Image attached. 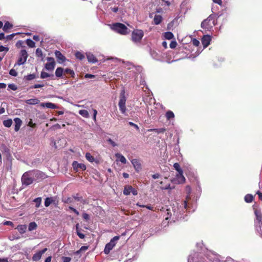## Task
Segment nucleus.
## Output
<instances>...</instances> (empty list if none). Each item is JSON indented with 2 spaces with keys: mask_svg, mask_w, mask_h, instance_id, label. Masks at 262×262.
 <instances>
[{
  "mask_svg": "<svg viewBox=\"0 0 262 262\" xmlns=\"http://www.w3.org/2000/svg\"><path fill=\"white\" fill-rule=\"evenodd\" d=\"M189 196L187 195L186 200L180 203L176 202V204H173V206L172 207V212L170 209H167L165 212L166 214L164 215L165 220L170 219L171 221L174 222L176 221L185 220V217L187 216L186 213L190 212L191 208L192 212L195 209L194 206L190 204L189 202Z\"/></svg>",
  "mask_w": 262,
  "mask_h": 262,
  "instance_id": "obj_1",
  "label": "nucleus"
},
{
  "mask_svg": "<svg viewBox=\"0 0 262 262\" xmlns=\"http://www.w3.org/2000/svg\"><path fill=\"white\" fill-rule=\"evenodd\" d=\"M188 262H220L217 256L210 251H207L206 254L191 253L188 258Z\"/></svg>",
  "mask_w": 262,
  "mask_h": 262,
  "instance_id": "obj_2",
  "label": "nucleus"
},
{
  "mask_svg": "<svg viewBox=\"0 0 262 262\" xmlns=\"http://www.w3.org/2000/svg\"><path fill=\"white\" fill-rule=\"evenodd\" d=\"M217 24V20L215 16L213 15H210L207 18L204 20L201 23V27L203 29L209 30L212 28Z\"/></svg>",
  "mask_w": 262,
  "mask_h": 262,
  "instance_id": "obj_3",
  "label": "nucleus"
},
{
  "mask_svg": "<svg viewBox=\"0 0 262 262\" xmlns=\"http://www.w3.org/2000/svg\"><path fill=\"white\" fill-rule=\"evenodd\" d=\"M110 26L112 30L121 35H126L128 33V29L125 25L122 23H113Z\"/></svg>",
  "mask_w": 262,
  "mask_h": 262,
  "instance_id": "obj_4",
  "label": "nucleus"
},
{
  "mask_svg": "<svg viewBox=\"0 0 262 262\" xmlns=\"http://www.w3.org/2000/svg\"><path fill=\"white\" fill-rule=\"evenodd\" d=\"M35 181L32 170L25 172L21 177L23 186H27L31 185Z\"/></svg>",
  "mask_w": 262,
  "mask_h": 262,
  "instance_id": "obj_5",
  "label": "nucleus"
},
{
  "mask_svg": "<svg viewBox=\"0 0 262 262\" xmlns=\"http://www.w3.org/2000/svg\"><path fill=\"white\" fill-rule=\"evenodd\" d=\"M126 101V99L125 96V91L124 90H122L120 94L118 106L121 113L124 115L126 114V111L125 105Z\"/></svg>",
  "mask_w": 262,
  "mask_h": 262,
  "instance_id": "obj_6",
  "label": "nucleus"
},
{
  "mask_svg": "<svg viewBox=\"0 0 262 262\" xmlns=\"http://www.w3.org/2000/svg\"><path fill=\"white\" fill-rule=\"evenodd\" d=\"M119 236H115L111 239L108 243L106 244L104 249V252L105 254H109L111 250L115 247L116 244V242L119 239Z\"/></svg>",
  "mask_w": 262,
  "mask_h": 262,
  "instance_id": "obj_7",
  "label": "nucleus"
},
{
  "mask_svg": "<svg viewBox=\"0 0 262 262\" xmlns=\"http://www.w3.org/2000/svg\"><path fill=\"white\" fill-rule=\"evenodd\" d=\"M144 35L142 30H135L132 33V39L135 43H139L141 40Z\"/></svg>",
  "mask_w": 262,
  "mask_h": 262,
  "instance_id": "obj_8",
  "label": "nucleus"
},
{
  "mask_svg": "<svg viewBox=\"0 0 262 262\" xmlns=\"http://www.w3.org/2000/svg\"><path fill=\"white\" fill-rule=\"evenodd\" d=\"M28 57V54L27 51L25 49L21 50L19 53L18 60L16 64L18 66H21L25 64L26 62Z\"/></svg>",
  "mask_w": 262,
  "mask_h": 262,
  "instance_id": "obj_9",
  "label": "nucleus"
},
{
  "mask_svg": "<svg viewBox=\"0 0 262 262\" xmlns=\"http://www.w3.org/2000/svg\"><path fill=\"white\" fill-rule=\"evenodd\" d=\"M254 214L256 216V219L255 220V226L258 229H260L262 226V214L261 211L258 209H255L254 210Z\"/></svg>",
  "mask_w": 262,
  "mask_h": 262,
  "instance_id": "obj_10",
  "label": "nucleus"
},
{
  "mask_svg": "<svg viewBox=\"0 0 262 262\" xmlns=\"http://www.w3.org/2000/svg\"><path fill=\"white\" fill-rule=\"evenodd\" d=\"M150 55L152 58L157 60H163L164 59V54H163L159 50H150Z\"/></svg>",
  "mask_w": 262,
  "mask_h": 262,
  "instance_id": "obj_11",
  "label": "nucleus"
},
{
  "mask_svg": "<svg viewBox=\"0 0 262 262\" xmlns=\"http://www.w3.org/2000/svg\"><path fill=\"white\" fill-rule=\"evenodd\" d=\"M47 60L48 62L45 64V69L48 71H52L55 67V61L53 57H47Z\"/></svg>",
  "mask_w": 262,
  "mask_h": 262,
  "instance_id": "obj_12",
  "label": "nucleus"
},
{
  "mask_svg": "<svg viewBox=\"0 0 262 262\" xmlns=\"http://www.w3.org/2000/svg\"><path fill=\"white\" fill-rule=\"evenodd\" d=\"M126 66H128V69L131 70L130 72H133L135 74H140L142 71V68L140 66H135L129 62H127Z\"/></svg>",
  "mask_w": 262,
  "mask_h": 262,
  "instance_id": "obj_13",
  "label": "nucleus"
},
{
  "mask_svg": "<svg viewBox=\"0 0 262 262\" xmlns=\"http://www.w3.org/2000/svg\"><path fill=\"white\" fill-rule=\"evenodd\" d=\"M132 193L134 195L138 194V191L136 189L133 188L131 186H126L124 187L123 193L126 195H128L130 193Z\"/></svg>",
  "mask_w": 262,
  "mask_h": 262,
  "instance_id": "obj_14",
  "label": "nucleus"
},
{
  "mask_svg": "<svg viewBox=\"0 0 262 262\" xmlns=\"http://www.w3.org/2000/svg\"><path fill=\"white\" fill-rule=\"evenodd\" d=\"M74 169L76 171H84L86 169V166L83 163H79L77 161H74L72 163Z\"/></svg>",
  "mask_w": 262,
  "mask_h": 262,
  "instance_id": "obj_15",
  "label": "nucleus"
},
{
  "mask_svg": "<svg viewBox=\"0 0 262 262\" xmlns=\"http://www.w3.org/2000/svg\"><path fill=\"white\" fill-rule=\"evenodd\" d=\"M47 251V248H45L43 249L36 252L32 256V260L34 261H37L40 259L42 254H43Z\"/></svg>",
  "mask_w": 262,
  "mask_h": 262,
  "instance_id": "obj_16",
  "label": "nucleus"
},
{
  "mask_svg": "<svg viewBox=\"0 0 262 262\" xmlns=\"http://www.w3.org/2000/svg\"><path fill=\"white\" fill-rule=\"evenodd\" d=\"M32 171L35 180L39 179H45L46 177L45 174L39 170H33Z\"/></svg>",
  "mask_w": 262,
  "mask_h": 262,
  "instance_id": "obj_17",
  "label": "nucleus"
},
{
  "mask_svg": "<svg viewBox=\"0 0 262 262\" xmlns=\"http://www.w3.org/2000/svg\"><path fill=\"white\" fill-rule=\"evenodd\" d=\"M132 164H133L136 171L139 172L142 169V166L140 161L138 159H135L131 161Z\"/></svg>",
  "mask_w": 262,
  "mask_h": 262,
  "instance_id": "obj_18",
  "label": "nucleus"
},
{
  "mask_svg": "<svg viewBox=\"0 0 262 262\" xmlns=\"http://www.w3.org/2000/svg\"><path fill=\"white\" fill-rule=\"evenodd\" d=\"M211 39V36L209 35H204L202 39V43L204 48L208 46V45L210 44Z\"/></svg>",
  "mask_w": 262,
  "mask_h": 262,
  "instance_id": "obj_19",
  "label": "nucleus"
},
{
  "mask_svg": "<svg viewBox=\"0 0 262 262\" xmlns=\"http://www.w3.org/2000/svg\"><path fill=\"white\" fill-rule=\"evenodd\" d=\"M55 55L59 63H62L66 60V57L59 51L56 50L55 52Z\"/></svg>",
  "mask_w": 262,
  "mask_h": 262,
  "instance_id": "obj_20",
  "label": "nucleus"
},
{
  "mask_svg": "<svg viewBox=\"0 0 262 262\" xmlns=\"http://www.w3.org/2000/svg\"><path fill=\"white\" fill-rule=\"evenodd\" d=\"M86 57L89 62L95 63L98 61L96 57L91 53L88 52L86 53Z\"/></svg>",
  "mask_w": 262,
  "mask_h": 262,
  "instance_id": "obj_21",
  "label": "nucleus"
},
{
  "mask_svg": "<svg viewBox=\"0 0 262 262\" xmlns=\"http://www.w3.org/2000/svg\"><path fill=\"white\" fill-rule=\"evenodd\" d=\"M40 106L42 107H47L51 109H56L57 108V106L51 102L41 103Z\"/></svg>",
  "mask_w": 262,
  "mask_h": 262,
  "instance_id": "obj_22",
  "label": "nucleus"
},
{
  "mask_svg": "<svg viewBox=\"0 0 262 262\" xmlns=\"http://www.w3.org/2000/svg\"><path fill=\"white\" fill-rule=\"evenodd\" d=\"M14 122H15V128H14V130L16 131V132H17L19 130V128H20V127L21 125V123H22V121L21 120V119L19 118H15L14 119Z\"/></svg>",
  "mask_w": 262,
  "mask_h": 262,
  "instance_id": "obj_23",
  "label": "nucleus"
},
{
  "mask_svg": "<svg viewBox=\"0 0 262 262\" xmlns=\"http://www.w3.org/2000/svg\"><path fill=\"white\" fill-rule=\"evenodd\" d=\"M73 198L76 201L80 202L83 204L88 203L86 200L83 199L82 196H79L78 194L73 195Z\"/></svg>",
  "mask_w": 262,
  "mask_h": 262,
  "instance_id": "obj_24",
  "label": "nucleus"
},
{
  "mask_svg": "<svg viewBox=\"0 0 262 262\" xmlns=\"http://www.w3.org/2000/svg\"><path fill=\"white\" fill-rule=\"evenodd\" d=\"M25 102L27 104L35 105L39 103V100L37 98H32L26 100Z\"/></svg>",
  "mask_w": 262,
  "mask_h": 262,
  "instance_id": "obj_25",
  "label": "nucleus"
},
{
  "mask_svg": "<svg viewBox=\"0 0 262 262\" xmlns=\"http://www.w3.org/2000/svg\"><path fill=\"white\" fill-rule=\"evenodd\" d=\"M163 18L160 15H155L154 18V24L156 25H159L162 20Z\"/></svg>",
  "mask_w": 262,
  "mask_h": 262,
  "instance_id": "obj_26",
  "label": "nucleus"
},
{
  "mask_svg": "<svg viewBox=\"0 0 262 262\" xmlns=\"http://www.w3.org/2000/svg\"><path fill=\"white\" fill-rule=\"evenodd\" d=\"M183 172L179 173L177 174V179L179 183H183L185 182V178L183 174Z\"/></svg>",
  "mask_w": 262,
  "mask_h": 262,
  "instance_id": "obj_27",
  "label": "nucleus"
},
{
  "mask_svg": "<svg viewBox=\"0 0 262 262\" xmlns=\"http://www.w3.org/2000/svg\"><path fill=\"white\" fill-rule=\"evenodd\" d=\"M115 157L122 163L125 164L126 163V160L125 158L123 155H122L121 154H119V153L116 154Z\"/></svg>",
  "mask_w": 262,
  "mask_h": 262,
  "instance_id": "obj_28",
  "label": "nucleus"
},
{
  "mask_svg": "<svg viewBox=\"0 0 262 262\" xmlns=\"http://www.w3.org/2000/svg\"><path fill=\"white\" fill-rule=\"evenodd\" d=\"M63 69L60 67L57 68L55 71V75L58 78H60L62 76Z\"/></svg>",
  "mask_w": 262,
  "mask_h": 262,
  "instance_id": "obj_29",
  "label": "nucleus"
},
{
  "mask_svg": "<svg viewBox=\"0 0 262 262\" xmlns=\"http://www.w3.org/2000/svg\"><path fill=\"white\" fill-rule=\"evenodd\" d=\"M17 229L21 234L24 233L27 229V226L26 225H19L17 226Z\"/></svg>",
  "mask_w": 262,
  "mask_h": 262,
  "instance_id": "obj_30",
  "label": "nucleus"
},
{
  "mask_svg": "<svg viewBox=\"0 0 262 262\" xmlns=\"http://www.w3.org/2000/svg\"><path fill=\"white\" fill-rule=\"evenodd\" d=\"M54 201V199L52 197H48L45 199V206L46 207H49L52 203Z\"/></svg>",
  "mask_w": 262,
  "mask_h": 262,
  "instance_id": "obj_31",
  "label": "nucleus"
},
{
  "mask_svg": "<svg viewBox=\"0 0 262 262\" xmlns=\"http://www.w3.org/2000/svg\"><path fill=\"white\" fill-rule=\"evenodd\" d=\"M165 117L167 120H170L174 118V114L172 111L169 110L166 113Z\"/></svg>",
  "mask_w": 262,
  "mask_h": 262,
  "instance_id": "obj_32",
  "label": "nucleus"
},
{
  "mask_svg": "<svg viewBox=\"0 0 262 262\" xmlns=\"http://www.w3.org/2000/svg\"><path fill=\"white\" fill-rule=\"evenodd\" d=\"M62 202L67 204H72L73 203V198L71 197H63Z\"/></svg>",
  "mask_w": 262,
  "mask_h": 262,
  "instance_id": "obj_33",
  "label": "nucleus"
},
{
  "mask_svg": "<svg viewBox=\"0 0 262 262\" xmlns=\"http://www.w3.org/2000/svg\"><path fill=\"white\" fill-rule=\"evenodd\" d=\"M79 114L85 118H89L90 117L88 111L85 110H81L79 111Z\"/></svg>",
  "mask_w": 262,
  "mask_h": 262,
  "instance_id": "obj_34",
  "label": "nucleus"
},
{
  "mask_svg": "<svg viewBox=\"0 0 262 262\" xmlns=\"http://www.w3.org/2000/svg\"><path fill=\"white\" fill-rule=\"evenodd\" d=\"M37 224L35 222H31L29 224V226H28V230L29 231H32L35 229H36L37 228Z\"/></svg>",
  "mask_w": 262,
  "mask_h": 262,
  "instance_id": "obj_35",
  "label": "nucleus"
},
{
  "mask_svg": "<svg viewBox=\"0 0 262 262\" xmlns=\"http://www.w3.org/2000/svg\"><path fill=\"white\" fill-rule=\"evenodd\" d=\"M13 27V25L9 21H6L3 27V30L5 32H7L8 30L10 29Z\"/></svg>",
  "mask_w": 262,
  "mask_h": 262,
  "instance_id": "obj_36",
  "label": "nucleus"
},
{
  "mask_svg": "<svg viewBox=\"0 0 262 262\" xmlns=\"http://www.w3.org/2000/svg\"><path fill=\"white\" fill-rule=\"evenodd\" d=\"M245 201L247 203H251L253 200V196L252 194H246L244 198Z\"/></svg>",
  "mask_w": 262,
  "mask_h": 262,
  "instance_id": "obj_37",
  "label": "nucleus"
},
{
  "mask_svg": "<svg viewBox=\"0 0 262 262\" xmlns=\"http://www.w3.org/2000/svg\"><path fill=\"white\" fill-rule=\"evenodd\" d=\"M54 76L53 74H50L48 73H46L45 72L42 71L40 73V78L41 79H45L49 77H53Z\"/></svg>",
  "mask_w": 262,
  "mask_h": 262,
  "instance_id": "obj_38",
  "label": "nucleus"
},
{
  "mask_svg": "<svg viewBox=\"0 0 262 262\" xmlns=\"http://www.w3.org/2000/svg\"><path fill=\"white\" fill-rule=\"evenodd\" d=\"M88 248L89 247L88 246H82L79 250H77L76 252H75V254L76 255H79L82 252H85L86 250H87L88 249Z\"/></svg>",
  "mask_w": 262,
  "mask_h": 262,
  "instance_id": "obj_39",
  "label": "nucleus"
},
{
  "mask_svg": "<svg viewBox=\"0 0 262 262\" xmlns=\"http://www.w3.org/2000/svg\"><path fill=\"white\" fill-rule=\"evenodd\" d=\"M41 201L42 200L41 197H38L33 200V202L36 203L35 207L36 208H38L40 206L41 203Z\"/></svg>",
  "mask_w": 262,
  "mask_h": 262,
  "instance_id": "obj_40",
  "label": "nucleus"
},
{
  "mask_svg": "<svg viewBox=\"0 0 262 262\" xmlns=\"http://www.w3.org/2000/svg\"><path fill=\"white\" fill-rule=\"evenodd\" d=\"M12 124V120L11 119H8L3 121V124L5 127H9Z\"/></svg>",
  "mask_w": 262,
  "mask_h": 262,
  "instance_id": "obj_41",
  "label": "nucleus"
},
{
  "mask_svg": "<svg viewBox=\"0 0 262 262\" xmlns=\"http://www.w3.org/2000/svg\"><path fill=\"white\" fill-rule=\"evenodd\" d=\"M173 167L176 170H177L179 173L183 172V170L180 167V164L178 163H175L173 164Z\"/></svg>",
  "mask_w": 262,
  "mask_h": 262,
  "instance_id": "obj_42",
  "label": "nucleus"
},
{
  "mask_svg": "<svg viewBox=\"0 0 262 262\" xmlns=\"http://www.w3.org/2000/svg\"><path fill=\"white\" fill-rule=\"evenodd\" d=\"M26 43L30 48H34L35 46V42L31 39H27L26 40Z\"/></svg>",
  "mask_w": 262,
  "mask_h": 262,
  "instance_id": "obj_43",
  "label": "nucleus"
},
{
  "mask_svg": "<svg viewBox=\"0 0 262 262\" xmlns=\"http://www.w3.org/2000/svg\"><path fill=\"white\" fill-rule=\"evenodd\" d=\"M164 37L167 39H171L173 37V34L171 32H166L164 33Z\"/></svg>",
  "mask_w": 262,
  "mask_h": 262,
  "instance_id": "obj_44",
  "label": "nucleus"
},
{
  "mask_svg": "<svg viewBox=\"0 0 262 262\" xmlns=\"http://www.w3.org/2000/svg\"><path fill=\"white\" fill-rule=\"evenodd\" d=\"M85 158L87 160L90 162H93L94 161V158L89 152H86L85 154Z\"/></svg>",
  "mask_w": 262,
  "mask_h": 262,
  "instance_id": "obj_45",
  "label": "nucleus"
},
{
  "mask_svg": "<svg viewBox=\"0 0 262 262\" xmlns=\"http://www.w3.org/2000/svg\"><path fill=\"white\" fill-rule=\"evenodd\" d=\"M75 56L77 59H78L79 60H82L84 58V55L80 52H76Z\"/></svg>",
  "mask_w": 262,
  "mask_h": 262,
  "instance_id": "obj_46",
  "label": "nucleus"
},
{
  "mask_svg": "<svg viewBox=\"0 0 262 262\" xmlns=\"http://www.w3.org/2000/svg\"><path fill=\"white\" fill-rule=\"evenodd\" d=\"M35 54L37 57H41L42 59L43 58V53L42 50L40 49L37 48L36 50Z\"/></svg>",
  "mask_w": 262,
  "mask_h": 262,
  "instance_id": "obj_47",
  "label": "nucleus"
},
{
  "mask_svg": "<svg viewBox=\"0 0 262 262\" xmlns=\"http://www.w3.org/2000/svg\"><path fill=\"white\" fill-rule=\"evenodd\" d=\"M66 74H70L71 76L73 77L75 75V73L73 70H71L70 69L67 68L63 71Z\"/></svg>",
  "mask_w": 262,
  "mask_h": 262,
  "instance_id": "obj_48",
  "label": "nucleus"
},
{
  "mask_svg": "<svg viewBox=\"0 0 262 262\" xmlns=\"http://www.w3.org/2000/svg\"><path fill=\"white\" fill-rule=\"evenodd\" d=\"M35 78V75L34 74H29L25 76V79L27 80H31Z\"/></svg>",
  "mask_w": 262,
  "mask_h": 262,
  "instance_id": "obj_49",
  "label": "nucleus"
},
{
  "mask_svg": "<svg viewBox=\"0 0 262 262\" xmlns=\"http://www.w3.org/2000/svg\"><path fill=\"white\" fill-rule=\"evenodd\" d=\"M155 132L157 134L163 133L165 132L166 129L165 128H155Z\"/></svg>",
  "mask_w": 262,
  "mask_h": 262,
  "instance_id": "obj_50",
  "label": "nucleus"
},
{
  "mask_svg": "<svg viewBox=\"0 0 262 262\" xmlns=\"http://www.w3.org/2000/svg\"><path fill=\"white\" fill-rule=\"evenodd\" d=\"M9 74L11 76L16 77L17 76L18 73L14 69H11L9 71Z\"/></svg>",
  "mask_w": 262,
  "mask_h": 262,
  "instance_id": "obj_51",
  "label": "nucleus"
},
{
  "mask_svg": "<svg viewBox=\"0 0 262 262\" xmlns=\"http://www.w3.org/2000/svg\"><path fill=\"white\" fill-rule=\"evenodd\" d=\"M43 84H35L30 87L31 89H37V88H42L44 86Z\"/></svg>",
  "mask_w": 262,
  "mask_h": 262,
  "instance_id": "obj_52",
  "label": "nucleus"
},
{
  "mask_svg": "<svg viewBox=\"0 0 262 262\" xmlns=\"http://www.w3.org/2000/svg\"><path fill=\"white\" fill-rule=\"evenodd\" d=\"M8 88H9L10 89L12 90L13 91H15L17 90V87L14 84H9L8 85Z\"/></svg>",
  "mask_w": 262,
  "mask_h": 262,
  "instance_id": "obj_53",
  "label": "nucleus"
},
{
  "mask_svg": "<svg viewBox=\"0 0 262 262\" xmlns=\"http://www.w3.org/2000/svg\"><path fill=\"white\" fill-rule=\"evenodd\" d=\"M177 45V41H171L170 45H169V46H170V48H171V49H174L176 47Z\"/></svg>",
  "mask_w": 262,
  "mask_h": 262,
  "instance_id": "obj_54",
  "label": "nucleus"
},
{
  "mask_svg": "<svg viewBox=\"0 0 262 262\" xmlns=\"http://www.w3.org/2000/svg\"><path fill=\"white\" fill-rule=\"evenodd\" d=\"M82 217L86 221H88L90 220V215L86 213H83Z\"/></svg>",
  "mask_w": 262,
  "mask_h": 262,
  "instance_id": "obj_55",
  "label": "nucleus"
},
{
  "mask_svg": "<svg viewBox=\"0 0 262 262\" xmlns=\"http://www.w3.org/2000/svg\"><path fill=\"white\" fill-rule=\"evenodd\" d=\"M192 44L194 46L198 47L200 45V41L198 39L194 38L192 40Z\"/></svg>",
  "mask_w": 262,
  "mask_h": 262,
  "instance_id": "obj_56",
  "label": "nucleus"
},
{
  "mask_svg": "<svg viewBox=\"0 0 262 262\" xmlns=\"http://www.w3.org/2000/svg\"><path fill=\"white\" fill-rule=\"evenodd\" d=\"M107 142L111 144L112 146L113 147H115L117 145V144L114 141H113L111 139L109 138L108 140H107Z\"/></svg>",
  "mask_w": 262,
  "mask_h": 262,
  "instance_id": "obj_57",
  "label": "nucleus"
},
{
  "mask_svg": "<svg viewBox=\"0 0 262 262\" xmlns=\"http://www.w3.org/2000/svg\"><path fill=\"white\" fill-rule=\"evenodd\" d=\"M141 79H140V85H145L146 84L145 83V81L144 80V78L143 77V76L141 75V77H140Z\"/></svg>",
  "mask_w": 262,
  "mask_h": 262,
  "instance_id": "obj_58",
  "label": "nucleus"
},
{
  "mask_svg": "<svg viewBox=\"0 0 262 262\" xmlns=\"http://www.w3.org/2000/svg\"><path fill=\"white\" fill-rule=\"evenodd\" d=\"M77 235L79 238L83 239L85 237V235L80 232V231L76 232Z\"/></svg>",
  "mask_w": 262,
  "mask_h": 262,
  "instance_id": "obj_59",
  "label": "nucleus"
},
{
  "mask_svg": "<svg viewBox=\"0 0 262 262\" xmlns=\"http://www.w3.org/2000/svg\"><path fill=\"white\" fill-rule=\"evenodd\" d=\"M128 124L130 126L134 127L137 130H139V126L137 124H135L134 123H133L132 122H129Z\"/></svg>",
  "mask_w": 262,
  "mask_h": 262,
  "instance_id": "obj_60",
  "label": "nucleus"
},
{
  "mask_svg": "<svg viewBox=\"0 0 262 262\" xmlns=\"http://www.w3.org/2000/svg\"><path fill=\"white\" fill-rule=\"evenodd\" d=\"M69 209L73 211L77 215H79V212L76 209H75L74 207H73L72 206H70L69 207Z\"/></svg>",
  "mask_w": 262,
  "mask_h": 262,
  "instance_id": "obj_61",
  "label": "nucleus"
},
{
  "mask_svg": "<svg viewBox=\"0 0 262 262\" xmlns=\"http://www.w3.org/2000/svg\"><path fill=\"white\" fill-rule=\"evenodd\" d=\"M93 119L95 121H96V116H97V111L95 109H93Z\"/></svg>",
  "mask_w": 262,
  "mask_h": 262,
  "instance_id": "obj_62",
  "label": "nucleus"
},
{
  "mask_svg": "<svg viewBox=\"0 0 262 262\" xmlns=\"http://www.w3.org/2000/svg\"><path fill=\"white\" fill-rule=\"evenodd\" d=\"M15 35V34L14 33H13V34H11L10 35H7L6 37V38L7 39V40H11L13 39V38L14 37V36Z\"/></svg>",
  "mask_w": 262,
  "mask_h": 262,
  "instance_id": "obj_63",
  "label": "nucleus"
},
{
  "mask_svg": "<svg viewBox=\"0 0 262 262\" xmlns=\"http://www.w3.org/2000/svg\"><path fill=\"white\" fill-rule=\"evenodd\" d=\"M63 262H70L71 259L69 257H63Z\"/></svg>",
  "mask_w": 262,
  "mask_h": 262,
  "instance_id": "obj_64",
  "label": "nucleus"
}]
</instances>
